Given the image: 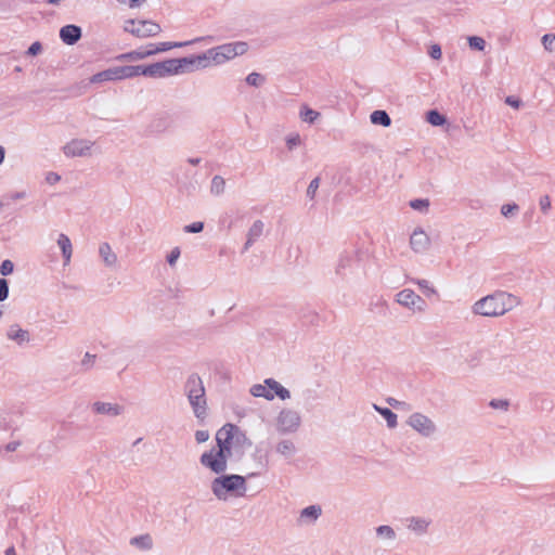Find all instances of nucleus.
Masks as SVG:
<instances>
[{
    "instance_id": "nucleus-37",
    "label": "nucleus",
    "mask_w": 555,
    "mask_h": 555,
    "mask_svg": "<svg viewBox=\"0 0 555 555\" xmlns=\"http://www.w3.org/2000/svg\"><path fill=\"white\" fill-rule=\"evenodd\" d=\"M376 534L378 537L385 538L387 540H395L396 539V532L395 530L388 526V525H382L376 528Z\"/></svg>"
},
{
    "instance_id": "nucleus-17",
    "label": "nucleus",
    "mask_w": 555,
    "mask_h": 555,
    "mask_svg": "<svg viewBox=\"0 0 555 555\" xmlns=\"http://www.w3.org/2000/svg\"><path fill=\"white\" fill-rule=\"evenodd\" d=\"M322 515V507L318 504L309 505L302 508L297 518V525L311 526L314 525Z\"/></svg>"
},
{
    "instance_id": "nucleus-34",
    "label": "nucleus",
    "mask_w": 555,
    "mask_h": 555,
    "mask_svg": "<svg viewBox=\"0 0 555 555\" xmlns=\"http://www.w3.org/2000/svg\"><path fill=\"white\" fill-rule=\"evenodd\" d=\"M426 120L433 126H442L447 121L446 117L436 109L427 113Z\"/></svg>"
},
{
    "instance_id": "nucleus-13",
    "label": "nucleus",
    "mask_w": 555,
    "mask_h": 555,
    "mask_svg": "<svg viewBox=\"0 0 555 555\" xmlns=\"http://www.w3.org/2000/svg\"><path fill=\"white\" fill-rule=\"evenodd\" d=\"M431 524V518L425 516H410L404 519L405 528L417 537L427 534Z\"/></svg>"
},
{
    "instance_id": "nucleus-15",
    "label": "nucleus",
    "mask_w": 555,
    "mask_h": 555,
    "mask_svg": "<svg viewBox=\"0 0 555 555\" xmlns=\"http://www.w3.org/2000/svg\"><path fill=\"white\" fill-rule=\"evenodd\" d=\"M430 245V237L422 228H416L410 235V247L415 254L427 253Z\"/></svg>"
},
{
    "instance_id": "nucleus-33",
    "label": "nucleus",
    "mask_w": 555,
    "mask_h": 555,
    "mask_svg": "<svg viewBox=\"0 0 555 555\" xmlns=\"http://www.w3.org/2000/svg\"><path fill=\"white\" fill-rule=\"evenodd\" d=\"M225 180L221 176H215L210 183V193L215 196H219L224 193Z\"/></svg>"
},
{
    "instance_id": "nucleus-35",
    "label": "nucleus",
    "mask_w": 555,
    "mask_h": 555,
    "mask_svg": "<svg viewBox=\"0 0 555 555\" xmlns=\"http://www.w3.org/2000/svg\"><path fill=\"white\" fill-rule=\"evenodd\" d=\"M142 72L143 76L145 77L162 78L159 62L150 65H143Z\"/></svg>"
},
{
    "instance_id": "nucleus-62",
    "label": "nucleus",
    "mask_w": 555,
    "mask_h": 555,
    "mask_svg": "<svg viewBox=\"0 0 555 555\" xmlns=\"http://www.w3.org/2000/svg\"><path fill=\"white\" fill-rule=\"evenodd\" d=\"M4 149L2 146H0V165L3 163L4 160Z\"/></svg>"
},
{
    "instance_id": "nucleus-38",
    "label": "nucleus",
    "mask_w": 555,
    "mask_h": 555,
    "mask_svg": "<svg viewBox=\"0 0 555 555\" xmlns=\"http://www.w3.org/2000/svg\"><path fill=\"white\" fill-rule=\"evenodd\" d=\"M509 401L507 399H492L489 402V406L494 410H500L503 412H507L509 409Z\"/></svg>"
},
{
    "instance_id": "nucleus-60",
    "label": "nucleus",
    "mask_w": 555,
    "mask_h": 555,
    "mask_svg": "<svg viewBox=\"0 0 555 555\" xmlns=\"http://www.w3.org/2000/svg\"><path fill=\"white\" fill-rule=\"evenodd\" d=\"M201 160L202 159L199 157H191L188 159V163L193 166H197L201 163Z\"/></svg>"
},
{
    "instance_id": "nucleus-25",
    "label": "nucleus",
    "mask_w": 555,
    "mask_h": 555,
    "mask_svg": "<svg viewBox=\"0 0 555 555\" xmlns=\"http://www.w3.org/2000/svg\"><path fill=\"white\" fill-rule=\"evenodd\" d=\"M7 337L10 340L23 345L29 341V334L26 330L21 328L17 324H13L9 327Z\"/></svg>"
},
{
    "instance_id": "nucleus-31",
    "label": "nucleus",
    "mask_w": 555,
    "mask_h": 555,
    "mask_svg": "<svg viewBox=\"0 0 555 555\" xmlns=\"http://www.w3.org/2000/svg\"><path fill=\"white\" fill-rule=\"evenodd\" d=\"M370 120L374 125H380L383 127H389L391 119L386 111L377 109L370 115Z\"/></svg>"
},
{
    "instance_id": "nucleus-52",
    "label": "nucleus",
    "mask_w": 555,
    "mask_h": 555,
    "mask_svg": "<svg viewBox=\"0 0 555 555\" xmlns=\"http://www.w3.org/2000/svg\"><path fill=\"white\" fill-rule=\"evenodd\" d=\"M209 439L208 430H196L195 440L197 443L206 442Z\"/></svg>"
},
{
    "instance_id": "nucleus-41",
    "label": "nucleus",
    "mask_w": 555,
    "mask_h": 555,
    "mask_svg": "<svg viewBox=\"0 0 555 555\" xmlns=\"http://www.w3.org/2000/svg\"><path fill=\"white\" fill-rule=\"evenodd\" d=\"M468 44L472 49L482 51L486 47V41L481 37L472 36V37H468Z\"/></svg>"
},
{
    "instance_id": "nucleus-55",
    "label": "nucleus",
    "mask_w": 555,
    "mask_h": 555,
    "mask_svg": "<svg viewBox=\"0 0 555 555\" xmlns=\"http://www.w3.org/2000/svg\"><path fill=\"white\" fill-rule=\"evenodd\" d=\"M505 103L514 108H519L521 101L515 96H507Z\"/></svg>"
},
{
    "instance_id": "nucleus-27",
    "label": "nucleus",
    "mask_w": 555,
    "mask_h": 555,
    "mask_svg": "<svg viewBox=\"0 0 555 555\" xmlns=\"http://www.w3.org/2000/svg\"><path fill=\"white\" fill-rule=\"evenodd\" d=\"M115 80H118L116 67H112V68L105 69V70L99 72L90 78L91 83H101L104 81H115Z\"/></svg>"
},
{
    "instance_id": "nucleus-32",
    "label": "nucleus",
    "mask_w": 555,
    "mask_h": 555,
    "mask_svg": "<svg viewBox=\"0 0 555 555\" xmlns=\"http://www.w3.org/2000/svg\"><path fill=\"white\" fill-rule=\"evenodd\" d=\"M320 117V113L310 108L308 105L304 104L299 111V118L309 125L315 122V120Z\"/></svg>"
},
{
    "instance_id": "nucleus-9",
    "label": "nucleus",
    "mask_w": 555,
    "mask_h": 555,
    "mask_svg": "<svg viewBox=\"0 0 555 555\" xmlns=\"http://www.w3.org/2000/svg\"><path fill=\"white\" fill-rule=\"evenodd\" d=\"M162 78L192 72L196 68L195 56L169 59L159 62Z\"/></svg>"
},
{
    "instance_id": "nucleus-21",
    "label": "nucleus",
    "mask_w": 555,
    "mask_h": 555,
    "mask_svg": "<svg viewBox=\"0 0 555 555\" xmlns=\"http://www.w3.org/2000/svg\"><path fill=\"white\" fill-rule=\"evenodd\" d=\"M56 244L61 249L64 266H68L73 257V244L70 238L66 234L60 233Z\"/></svg>"
},
{
    "instance_id": "nucleus-53",
    "label": "nucleus",
    "mask_w": 555,
    "mask_h": 555,
    "mask_svg": "<svg viewBox=\"0 0 555 555\" xmlns=\"http://www.w3.org/2000/svg\"><path fill=\"white\" fill-rule=\"evenodd\" d=\"M42 50V46L39 41H36L30 44V47L27 50L28 55H37Z\"/></svg>"
},
{
    "instance_id": "nucleus-42",
    "label": "nucleus",
    "mask_w": 555,
    "mask_h": 555,
    "mask_svg": "<svg viewBox=\"0 0 555 555\" xmlns=\"http://www.w3.org/2000/svg\"><path fill=\"white\" fill-rule=\"evenodd\" d=\"M320 186V178L317 177L314 179H312L308 185V189H307V196L310 198V199H313L314 196H315V193L318 191Z\"/></svg>"
},
{
    "instance_id": "nucleus-4",
    "label": "nucleus",
    "mask_w": 555,
    "mask_h": 555,
    "mask_svg": "<svg viewBox=\"0 0 555 555\" xmlns=\"http://www.w3.org/2000/svg\"><path fill=\"white\" fill-rule=\"evenodd\" d=\"M184 393L198 421L207 417V399L203 379L196 373L191 374L184 384Z\"/></svg>"
},
{
    "instance_id": "nucleus-30",
    "label": "nucleus",
    "mask_w": 555,
    "mask_h": 555,
    "mask_svg": "<svg viewBox=\"0 0 555 555\" xmlns=\"http://www.w3.org/2000/svg\"><path fill=\"white\" fill-rule=\"evenodd\" d=\"M373 409L379 413L385 420H386V423H387V426L389 428H395L397 427L398 425V417H397V414L393 413L390 409L388 408H382L377 404H373Z\"/></svg>"
},
{
    "instance_id": "nucleus-57",
    "label": "nucleus",
    "mask_w": 555,
    "mask_h": 555,
    "mask_svg": "<svg viewBox=\"0 0 555 555\" xmlns=\"http://www.w3.org/2000/svg\"><path fill=\"white\" fill-rule=\"evenodd\" d=\"M21 446L20 441H11L5 446V450L8 452H14L17 450V448Z\"/></svg>"
},
{
    "instance_id": "nucleus-46",
    "label": "nucleus",
    "mask_w": 555,
    "mask_h": 555,
    "mask_svg": "<svg viewBox=\"0 0 555 555\" xmlns=\"http://www.w3.org/2000/svg\"><path fill=\"white\" fill-rule=\"evenodd\" d=\"M543 46L548 51L555 50V35H544L542 38Z\"/></svg>"
},
{
    "instance_id": "nucleus-56",
    "label": "nucleus",
    "mask_w": 555,
    "mask_h": 555,
    "mask_svg": "<svg viewBox=\"0 0 555 555\" xmlns=\"http://www.w3.org/2000/svg\"><path fill=\"white\" fill-rule=\"evenodd\" d=\"M118 3H125L127 0H116ZM129 2V7L130 8H138L140 7L142 3L145 2V0H128Z\"/></svg>"
},
{
    "instance_id": "nucleus-6",
    "label": "nucleus",
    "mask_w": 555,
    "mask_h": 555,
    "mask_svg": "<svg viewBox=\"0 0 555 555\" xmlns=\"http://www.w3.org/2000/svg\"><path fill=\"white\" fill-rule=\"evenodd\" d=\"M335 273L345 281H353L364 274L362 254L357 249H347L339 254Z\"/></svg>"
},
{
    "instance_id": "nucleus-11",
    "label": "nucleus",
    "mask_w": 555,
    "mask_h": 555,
    "mask_svg": "<svg viewBox=\"0 0 555 555\" xmlns=\"http://www.w3.org/2000/svg\"><path fill=\"white\" fill-rule=\"evenodd\" d=\"M408 426L420 434L422 437L430 438L438 431L436 423L427 415L421 412L412 413L406 420Z\"/></svg>"
},
{
    "instance_id": "nucleus-63",
    "label": "nucleus",
    "mask_w": 555,
    "mask_h": 555,
    "mask_svg": "<svg viewBox=\"0 0 555 555\" xmlns=\"http://www.w3.org/2000/svg\"><path fill=\"white\" fill-rule=\"evenodd\" d=\"M24 196H25V193L20 192V193L14 194V195H13V198H14V199H21V198H24Z\"/></svg>"
},
{
    "instance_id": "nucleus-43",
    "label": "nucleus",
    "mask_w": 555,
    "mask_h": 555,
    "mask_svg": "<svg viewBox=\"0 0 555 555\" xmlns=\"http://www.w3.org/2000/svg\"><path fill=\"white\" fill-rule=\"evenodd\" d=\"M300 144H301V139H300V135L298 133L289 134L286 138V146L291 151L293 149H295L296 146L300 145Z\"/></svg>"
},
{
    "instance_id": "nucleus-22",
    "label": "nucleus",
    "mask_w": 555,
    "mask_h": 555,
    "mask_svg": "<svg viewBox=\"0 0 555 555\" xmlns=\"http://www.w3.org/2000/svg\"><path fill=\"white\" fill-rule=\"evenodd\" d=\"M264 223L261 220H256L250 225L247 232V240L244 244L243 251H247L254 243L262 235Z\"/></svg>"
},
{
    "instance_id": "nucleus-18",
    "label": "nucleus",
    "mask_w": 555,
    "mask_h": 555,
    "mask_svg": "<svg viewBox=\"0 0 555 555\" xmlns=\"http://www.w3.org/2000/svg\"><path fill=\"white\" fill-rule=\"evenodd\" d=\"M207 39H211V37H199L194 40H190V41H185V42H159L157 44L150 43L149 48H150V51L152 52V55H154L156 53L165 52V51L171 50L173 48H181V47L190 46L194 42H199V41H204Z\"/></svg>"
},
{
    "instance_id": "nucleus-59",
    "label": "nucleus",
    "mask_w": 555,
    "mask_h": 555,
    "mask_svg": "<svg viewBox=\"0 0 555 555\" xmlns=\"http://www.w3.org/2000/svg\"><path fill=\"white\" fill-rule=\"evenodd\" d=\"M387 401L392 408H399L400 405L404 404V402L398 401L393 398H389Z\"/></svg>"
},
{
    "instance_id": "nucleus-19",
    "label": "nucleus",
    "mask_w": 555,
    "mask_h": 555,
    "mask_svg": "<svg viewBox=\"0 0 555 555\" xmlns=\"http://www.w3.org/2000/svg\"><path fill=\"white\" fill-rule=\"evenodd\" d=\"M61 40L68 44H75L81 38V28L77 25H65L60 29Z\"/></svg>"
},
{
    "instance_id": "nucleus-39",
    "label": "nucleus",
    "mask_w": 555,
    "mask_h": 555,
    "mask_svg": "<svg viewBox=\"0 0 555 555\" xmlns=\"http://www.w3.org/2000/svg\"><path fill=\"white\" fill-rule=\"evenodd\" d=\"M413 283L418 285V287L425 293V295L430 296L436 294V289L430 285L427 280H412Z\"/></svg>"
},
{
    "instance_id": "nucleus-16",
    "label": "nucleus",
    "mask_w": 555,
    "mask_h": 555,
    "mask_svg": "<svg viewBox=\"0 0 555 555\" xmlns=\"http://www.w3.org/2000/svg\"><path fill=\"white\" fill-rule=\"evenodd\" d=\"M91 411L96 415L117 417L124 413L125 408L115 402H106V401L98 400L91 404Z\"/></svg>"
},
{
    "instance_id": "nucleus-45",
    "label": "nucleus",
    "mask_w": 555,
    "mask_h": 555,
    "mask_svg": "<svg viewBox=\"0 0 555 555\" xmlns=\"http://www.w3.org/2000/svg\"><path fill=\"white\" fill-rule=\"evenodd\" d=\"M14 270V264L11 260H3L0 266V273L3 276L10 275Z\"/></svg>"
},
{
    "instance_id": "nucleus-36",
    "label": "nucleus",
    "mask_w": 555,
    "mask_h": 555,
    "mask_svg": "<svg viewBox=\"0 0 555 555\" xmlns=\"http://www.w3.org/2000/svg\"><path fill=\"white\" fill-rule=\"evenodd\" d=\"M409 205L412 209L426 214L428 211L430 203L429 199L427 198H415L410 201Z\"/></svg>"
},
{
    "instance_id": "nucleus-51",
    "label": "nucleus",
    "mask_w": 555,
    "mask_h": 555,
    "mask_svg": "<svg viewBox=\"0 0 555 555\" xmlns=\"http://www.w3.org/2000/svg\"><path fill=\"white\" fill-rule=\"evenodd\" d=\"M180 257V249L179 247H175L170 254L167 256V262L169 263V266H175L177 260L179 259Z\"/></svg>"
},
{
    "instance_id": "nucleus-7",
    "label": "nucleus",
    "mask_w": 555,
    "mask_h": 555,
    "mask_svg": "<svg viewBox=\"0 0 555 555\" xmlns=\"http://www.w3.org/2000/svg\"><path fill=\"white\" fill-rule=\"evenodd\" d=\"M249 392L253 397L268 401H272L275 397L283 401L291 398V391L274 378H266L262 384L253 385Z\"/></svg>"
},
{
    "instance_id": "nucleus-8",
    "label": "nucleus",
    "mask_w": 555,
    "mask_h": 555,
    "mask_svg": "<svg viewBox=\"0 0 555 555\" xmlns=\"http://www.w3.org/2000/svg\"><path fill=\"white\" fill-rule=\"evenodd\" d=\"M301 426V415L298 411L283 408L275 417V428L279 434H295Z\"/></svg>"
},
{
    "instance_id": "nucleus-24",
    "label": "nucleus",
    "mask_w": 555,
    "mask_h": 555,
    "mask_svg": "<svg viewBox=\"0 0 555 555\" xmlns=\"http://www.w3.org/2000/svg\"><path fill=\"white\" fill-rule=\"evenodd\" d=\"M171 126L169 116L165 114L156 115L151 121L150 129L153 133H163L167 131Z\"/></svg>"
},
{
    "instance_id": "nucleus-49",
    "label": "nucleus",
    "mask_w": 555,
    "mask_h": 555,
    "mask_svg": "<svg viewBox=\"0 0 555 555\" xmlns=\"http://www.w3.org/2000/svg\"><path fill=\"white\" fill-rule=\"evenodd\" d=\"M9 297V283L5 279H0V301Z\"/></svg>"
},
{
    "instance_id": "nucleus-26",
    "label": "nucleus",
    "mask_w": 555,
    "mask_h": 555,
    "mask_svg": "<svg viewBox=\"0 0 555 555\" xmlns=\"http://www.w3.org/2000/svg\"><path fill=\"white\" fill-rule=\"evenodd\" d=\"M99 254L106 267H114L117 262V256L112 250L108 243H102L99 247Z\"/></svg>"
},
{
    "instance_id": "nucleus-48",
    "label": "nucleus",
    "mask_w": 555,
    "mask_h": 555,
    "mask_svg": "<svg viewBox=\"0 0 555 555\" xmlns=\"http://www.w3.org/2000/svg\"><path fill=\"white\" fill-rule=\"evenodd\" d=\"M519 207L517 204H505L501 207V214L504 217H509L513 212L518 211Z\"/></svg>"
},
{
    "instance_id": "nucleus-44",
    "label": "nucleus",
    "mask_w": 555,
    "mask_h": 555,
    "mask_svg": "<svg viewBox=\"0 0 555 555\" xmlns=\"http://www.w3.org/2000/svg\"><path fill=\"white\" fill-rule=\"evenodd\" d=\"M204 229V223L202 221H196L191 224H188L183 228L185 233H199Z\"/></svg>"
},
{
    "instance_id": "nucleus-47",
    "label": "nucleus",
    "mask_w": 555,
    "mask_h": 555,
    "mask_svg": "<svg viewBox=\"0 0 555 555\" xmlns=\"http://www.w3.org/2000/svg\"><path fill=\"white\" fill-rule=\"evenodd\" d=\"M540 209L543 214H547L552 207L551 198L548 195L541 196L539 201Z\"/></svg>"
},
{
    "instance_id": "nucleus-50",
    "label": "nucleus",
    "mask_w": 555,
    "mask_h": 555,
    "mask_svg": "<svg viewBox=\"0 0 555 555\" xmlns=\"http://www.w3.org/2000/svg\"><path fill=\"white\" fill-rule=\"evenodd\" d=\"M95 362V356L93 354H90L89 352H87L81 361V365L86 369V370H90L93 364Z\"/></svg>"
},
{
    "instance_id": "nucleus-5",
    "label": "nucleus",
    "mask_w": 555,
    "mask_h": 555,
    "mask_svg": "<svg viewBox=\"0 0 555 555\" xmlns=\"http://www.w3.org/2000/svg\"><path fill=\"white\" fill-rule=\"evenodd\" d=\"M210 489L218 500L227 501L230 496L245 494L246 479L241 475H221L211 481Z\"/></svg>"
},
{
    "instance_id": "nucleus-64",
    "label": "nucleus",
    "mask_w": 555,
    "mask_h": 555,
    "mask_svg": "<svg viewBox=\"0 0 555 555\" xmlns=\"http://www.w3.org/2000/svg\"><path fill=\"white\" fill-rule=\"evenodd\" d=\"M50 4H59L61 0H46Z\"/></svg>"
},
{
    "instance_id": "nucleus-2",
    "label": "nucleus",
    "mask_w": 555,
    "mask_h": 555,
    "mask_svg": "<svg viewBox=\"0 0 555 555\" xmlns=\"http://www.w3.org/2000/svg\"><path fill=\"white\" fill-rule=\"evenodd\" d=\"M518 305L519 300L513 294L496 291L478 299L472 306V312L476 315L498 318L504 315Z\"/></svg>"
},
{
    "instance_id": "nucleus-40",
    "label": "nucleus",
    "mask_w": 555,
    "mask_h": 555,
    "mask_svg": "<svg viewBox=\"0 0 555 555\" xmlns=\"http://www.w3.org/2000/svg\"><path fill=\"white\" fill-rule=\"evenodd\" d=\"M264 78L259 73L253 72L246 77V82L253 87H259L263 83Z\"/></svg>"
},
{
    "instance_id": "nucleus-10",
    "label": "nucleus",
    "mask_w": 555,
    "mask_h": 555,
    "mask_svg": "<svg viewBox=\"0 0 555 555\" xmlns=\"http://www.w3.org/2000/svg\"><path fill=\"white\" fill-rule=\"evenodd\" d=\"M124 30L138 38H149L157 36L162 28L157 23L153 21L128 20L125 22Z\"/></svg>"
},
{
    "instance_id": "nucleus-1",
    "label": "nucleus",
    "mask_w": 555,
    "mask_h": 555,
    "mask_svg": "<svg viewBox=\"0 0 555 555\" xmlns=\"http://www.w3.org/2000/svg\"><path fill=\"white\" fill-rule=\"evenodd\" d=\"M237 427L233 424H225L216 435L217 446L204 452L199 457V463L210 469L212 473L220 475L228 468V459L231 454V440L233 431Z\"/></svg>"
},
{
    "instance_id": "nucleus-58",
    "label": "nucleus",
    "mask_w": 555,
    "mask_h": 555,
    "mask_svg": "<svg viewBox=\"0 0 555 555\" xmlns=\"http://www.w3.org/2000/svg\"><path fill=\"white\" fill-rule=\"evenodd\" d=\"M10 10V3L8 0H0V12Z\"/></svg>"
},
{
    "instance_id": "nucleus-61",
    "label": "nucleus",
    "mask_w": 555,
    "mask_h": 555,
    "mask_svg": "<svg viewBox=\"0 0 555 555\" xmlns=\"http://www.w3.org/2000/svg\"><path fill=\"white\" fill-rule=\"evenodd\" d=\"M5 555H16L15 548L13 546L8 547L5 550Z\"/></svg>"
},
{
    "instance_id": "nucleus-3",
    "label": "nucleus",
    "mask_w": 555,
    "mask_h": 555,
    "mask_svg": "<svg viewBox=\"0 0 555 555\" xmlns=\"http://www.w3.org/2000/svg\"><path fill=\"white\" fill-rule=\"evenodd\" d=\"M248 51V44L244 41L223 43L208 49L202 54L194 55L196 68H206L210 65H222Z\"/></svg>"
},
{
    "instance_id": "nucleus-54",
    "label": "nucleus",
    "mask_w": 555,
    "mask_h": 555,
    "mask_svg": "<svg viewBox=\"0 0 555 555\" xmlns=\"http://www.w3.org/2000/svg\"><path fill=\"white\" fill-rule=\"evenodd\" d=\"M441 48L440 46L438 44H433L430 47V50H429V55L434 59V60H439L441 57Z\"/></svg>"
},
{
    "instance_id": "nucleus-12",
    "label": "nucleus",
    "mask_w": 555,
    "mask_h": 555,
    "mask_svg": "<svg viewBox=\"0 0 555 555\" xmlns=\"http://www.w3.org/2000/svg\"><path fill=\"white\" fill-rule=\"evenodd\" d=\"M396 300L399 305L413 310L422 312L425 309V300L417 295L414 291L405 288L396 295Z\"/></svg>"
},
{
    "instance_id": "nucleus-14",
    "label": "nucleus",
    "mask_w": 555,
    "mask_h": 555,
    "mask_svg": "<svg viewBox=\"0 0 555 555\" xmlns=\"http://www.w3.org/2000/svg\"><path fill=\"white\" fill-rule=\"evenodd\" d=\"M92 146L93 142L90 140L74 139L63 147V152L69 157H81L89 155Z\"/></svg>"
},
{
    "instance_id": "nucleus-28",
    "label": "nucleus",
    "mask_w": 555,
    "mask_h": 555,
    "mask_svg": "<svg viewBox=\"0 0 555 555\" xmlns=\"http://www.w3.org/2000/svg\"><path fill=\"white\" fill-rule=\"evenodd\" d=\"M152 52L150 51L149 46L144 49H138L133 50L127 53H124L119 55L117 59L120 61H137V60H143L147 56H151Z\"/></svg>"
},
{
    "instance_id": "nucleus-29",
    "label": "nucleus",
    "mask_w": 555,
    "mask_h": 555,
    "mask_svg": "<svg viewBox=\"0 0 555 555\" xmlns=\"http://www.w3.org/2000/svg\"><path fill=\"white\" fill-rule=\"evenodd\" d=\"M130 544L141 551H149L153 547V540L150 534H141L131 538Z\"/></svg>"
},
{
    "instance_id": "nucleus-23",
    "label": "nucleus",
    "mask_w": 555,
    "mask_h": 555,
    "mask_svg": "<svg viewBox=\"0 0 555 555\" xmlns=\"http://www.w3.org/2000/svg\"><path fill=\"white\" fill-rule=\"evenodd\" d=\"M143 65H125V66H117V78L118 80L133 78L137 76H143Z\"/></svg>"
},
{
    "instance_id": "nucleus-20",
    "label": "nucleus",
    "mask_w": 555,
    "mask_h": 555,
    "mask_svg": "<svg viewBox=\"0 0 555 555\" xmlns=\"http://www.w3.org/2000/svg\"><path fill=\"white\" fill-rule=\"evenodd\" d=\"M274 450L280 456L284 457L285 460H291L292 457L295 456V454L298 451L295 442L288 438L279 440L275 443Z\"/></svg>"
}]
</instances>
